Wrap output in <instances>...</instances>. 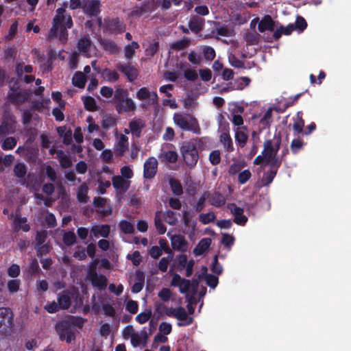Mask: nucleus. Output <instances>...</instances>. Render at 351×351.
<instances>
[{
	"mask_svg": "<svg viewBox=\"0 0 351 351\" xmlns=\"http://www.w3.org/2000/svg\"><path fill=\"white\" fill-rule=\"evenodd\" d=\"M84 108L90 112H94L97 110V106L95 99L90 96L83 97Z\"/></svg>",
	"mask_w": 351,
	"mask_h": 351,
	"instance_id": "obj_37",
	"label": "nucleus"
},
{
	"mask_svg": "<svg viewBox=\"0 0 351 351\" xmlns=\"http://www.w3.org/2000/svg\"><path fill=\"white\" fill-rule=\"evenodd\" d=\"M78 50L84 56L90 57L94 52V47L90 40L86 37L82 38L77 43Z\"/></svg>",
	"mask_w": 351,
	"mask_h": 351,
	"instance_id": "obj_14",
	"label": "nucleus"
},
{
	"mask_svg": "<svg viewBox=\"0 0 351 351\" xmlns=\"http://www.w3.org/2000/svg\"><path fill=\"white\" fill-rule=\"evenodd\" d=\"M175 123L182 130L186 131H192L195 134H199L200 128L197 120L189 115H182L175 114L173 116Z\"/></svg>",
	"mask_w": 351,
	"mask_h": 351,
	"instance_id": "obj_4",
	"label": "nucleus"
},
{
	"mask_svg": "<svg viewBox=\"0 0 351 351\" xmlns=\"http://www.w3.org/2000/svg\"><path fill=\"white\" fill-rule=\"evenodd\" d=\"M90 72V66L87 65L84 68V71H77L72 79L73 84L78 88H84L87 82L86 75Z\"/></svg>",
	"mask_w": 351,
	"mask_h": 351,
	"instance_id": "obj_10",
	"label": "nucleus"
},
{
	"mask_svg": "<svg viewBox=\"0 0 351 351\" xmlns=\"http://www.w3.org/2000/svg\"><path fill=\"white\" fill-rule=\"evenodd\" d=\"M103 79L108 82H115L118 80L119 75L117 72L111 71L108 69H104L101 71Z\"/></svg>",
	"mask_w": 351,
	"mask_h": 351,
	"instance_id": "obj_40",
	"label": "nucleus"
},
{
	"mask_svg": "<svg viewBox=\"0 0 351 351\" xmlns=\"http://www.w3.org/2000/svg\"><path fill=\"white\" fill-rule=\"evenodd\" d=\"M158 161L155 157H149L143 166V177L151 180L156 176L158 170Z\"/></svg>",
	"mask_w": 351,
	"mask_h": 351,
	"instance_id": "obj_7",
	"label": "nucleus"
},
{
	"mask_svg": "<svg viewBox=\"0 0 351 351\" xmlns=\"http://www.w3.org/2000/svg\"><path fill=\"white\" fill-rule=\"evenodd\" d=\"M18 90L10 89L11 92L8 93V99L12 104L20 105L27 100L29 95L27 93L18 92Z\"/></svg>",
	"mask_w": 351,
	"mask_h": 351,
	"instance_id": "obj_13",
	"label": "nucleus"
},
{
	"mask_svg": "<svg viewBox=\"0 0 351 351\" xmlns=\"http://www.w3.org/2000/svg\"><path fill=\"white\" fill-rule=\"evenodd\" d=\"M169 185L172 193L177 195L180 196L183 193V188L179 180L172 178L169 179Z\"/></svg>",
	"mask_w": 351,
	"mask_h": 351,
	"instance_id": "obj_35",
	"label": "nucleus"
},
{
	"mask_svg": "<svg viewBox=\"0 0 351 351\" xmlns=\"http://www.w3.org/2000/svg\"><path fill=\"white\" fill-rule=\"evenodd\" d=\"M100 3L98 0H84L83 12L89 16H95L99 12Z\"/></svg>",
	"mask_w": 351,
	"mask_h": 351,
	"instance_id": "obj_12",
	"label": "nucleus"
},
{
	"mask_svg": "<svg viewBox=\"0 0 351 351\" xmlns=\"http://www.w3.org/2000/svg\"><path fill=\"white\" fill-rule=\"evenodd\" d=\"M210 244L211 239L210 238H204L201 239L194 248L193 254L196 256L202 255L208 250Z\"/></svg>",
	"mask_w": 351,
	"mask_h": 351,
	"instance_id": "obj_23",
	"label": "nucleus"
},
{
	"mask_svg": "<svg viewBox=\"0 0 351 351\" xmlns=\"http://www.w3.org/2000/svg\"><path fill=\"white\" fill-rule=\"evenodd\" d=\"M14 326V313L8 307H0V332L10 335Z\"/></svg>",
	"mask_w": 351,
	"mask_h": 351,
	"instance_id": "obj_5",
	"label": "nucleus"
},
{
	"mask_svg": "<svg viewBox=\"0 0 351 351\" xmlns=\"http://www.w3.org/2000/svg\"><path fill=\"white\" fill-rule=\"evenodd\" d=\"M210 197V192L206 191L204 193V194L198 199L197 202H196L195 205L194 206V209L196 212L199 213L201 212L205 204L206 200Z\"/></svg>",
	"mask_w": 351,
	"mask_h": 351,
	"instance_id": "obj_44",
	"label": "nucleus"
},
{
	"mask_svg": "<svg viewBox=\"0 0 351 351\" xmlns=\"http://www.w3.org/2000/svg\"><path fill=\"white\" fill-rule=\"evenodd\" d=\"M277 172L276 170L269 169L267 172L265 173L263 177L262 182L264 186L269 185L274 180L276 177Z\"/></svg>",
	"mask_w": 351,
	"mask_h": 351,
	"instance_id": "obj_51",
	"label": "nucleus"
},
{
	"mask_svg": "<svg viewBox=\"0 0 351 351\" xmlns=\"http://www.w3.org/2000/svg\"><path fill=\"white\" fill-rule=\"evenodd\" d=\"M138 47L139 45L135 41H133L130 44L126 45L124 48L125 56L128 59L132 58L135 53V50Z\"/></svg>",
	"mask_w": 351,
	"mask_h": 351,
	"instance_id": "obj_43",
	"label": "nucleus"
},
{
	"mask_svg": "<svg viewBox=\"0 0 351 351\" xmlns=\"http://www.w3.org/2000/svg\"><path fill=\"white\" fill-rule=\"evenodd\" d=\"M89 276L93 287L104 289L107 285V279L104 275H98L95 266L89 271Z\"/></svg>",
	"mask_w": 351,
	"mask_h": 351,
	"instance_id": "obj_9",
	"label": "nucleus"
},
{
	"mask_svg": "<svg viewBox=\"0 0 351 351\" xmlns=\"http://www.w3.org/2000/svg\"><path fill=\"white\" fill-rule=\"evenodd\" d=\"M219 141L223 145L225 150L227 152H232L234 151V146L232 140L229 134L223 132L219 136Z\"/></svg>",
	"mask_w": 351,
	"mask_h": 351,
	"instance_id": "obj_28",
	"label": "nucleus"
},
{
	"mask_svg": "<svg viewBox=\"0 0 351 351\" xmlns=\"http://www.w3.org/2000/svg\"><path fill=\"white\" fill-rule=\"evenodd\" d=\"M272 118V108H269L266 112H265L263 117L260 119V124L263 126V128L269 127Z\"/></svg>",
	"mask_w": 351,
	"mask_h": 351,
	"instance_id": "obj_49",
	"label": "nucleus"
},
{
	"mask_svg": "<svg viewBox=\"0 0 351 351\" xmlns=\"http://www.w3.org/2000/svg\"><path fill=\"white\" fill-rule=\"evenodd\" d=\"M234 137L237 143L241 147H243L246 145L248 139V136L244 131L238 128L235 132Z\"/></svg>",
	"mask_w": 351,
	"mask_h": 351,
	"instance_id": "obj_36",
	"label": "nucleus"
},
{
	"mask_svg": "<svg viewBox=\"0 0 351 351\" xmlns=\"http://www.w3.org/2000/svg\"><path fill=\"white\" fill-rule=\"evenodd\" d=\"M197 141H184L180 147V152L185 164L190 168L194 167L199 160Z\"/></svg>",
	"mask_w": 351,
	"mask_h": 351,
	"instance_id": "obj_2",
	"label": "nucleus"
},
{
	"mask_svg": "<svg viewBox=\"0 0 351 351\" xmlns=\"http://www.w3.org/2000/svg\"><path fill=\"white\" fill-rule=\"evenodd\" d=\"M67 5L68 2H64L61 8L56 10L47 40L59 39L62 43H64L67 40V29L73 25L71 16L66 12Z\"/></svg>",
	"mask_w": 351,
	"mask_h": 351,
	"instance_id": "obj_1",
	"label": "nucleus"
},
{
	"mask_svg": "<svg viewBox=\"0 0 351 351\" xmlns=\"http://www.w3.org/2000/svg\"><path fill=\"white\" fill-rule=\"evenodd\" d=\"M101 127L104 130H109L117 125V120L110 115L106 114L101 121Z\"/></svg>",
	"mask_w": 351,
	"mask_h": 351,
	"instance_id": "obj_39",
	"label": "nucleus"
},
{
	"mask_svg": "<svg viewBox=\"0 0 351 351\" xmlns=\"http://www.w3.org/2000/svg\"><path fill=\"white\" fill-rule=\"evenodd\" d=\"M196 98L197 95H195L191 90L187 92L186 96L183 100V104L185 108H191L195 104Z\"/></svg>",
	"mask_w": 351,
	"mask_h": 351,
	"instance_id": "obj_53",
	"label": "nucleus"
},
{
	"mask_svg": "<svg viewBox=\"0 0 351 351\" xmlns=\"http://www.w3.org/2000/svg\"><path fill=\"white\" fill-rule=\"evenodd\" d=\"M259 34L255 30L247 32L245 34V40L248 45H256L258 43Z\"/></svg>",
	"mask_w": 351,
	"mask_h": 351,
	"instance_id": "obj_47",
	"label": "nucleus"
},
{
	"mask_svg": "<svg viewBox=\"0 0 351 351\" xmlns=\"http://www.w3.org/2000/svg\"><path fill=\"white\" fill-rule=\"evenodd\" d=\"M16 143L17 140L15 137H7L2 142L1 148L3 150H10L16 145Z\"/></svg>",
	"mask_w": 351,
	"mask_h": 351,
	"instance_id": "obj_45",
	"label": "nucleus"
},
{
	"mask_svg": "<svg viewBox=\"0 0 351 351\" xmlns=\"http://www.w3.org/2000/svg\"><path fill=\"white\" fill-rule=\"evenodd\" d=\"M210 203L216 207H221L226 204L225 197L219 191H214L212 194L210 193Z\"/></svg>",
	"mask_w": 351,
	"mask_h": 351,
	"instance_id": "obj_26",
	"label": "nucleus"
},
{
	"mask_svg": "<svg viewBox=\"0 0 351 351\" xmlns=\"http://www.w3.org/2000/svg\"><path fill=\"white\" fill-rule=\"evenodd\" d=\"M50 103V99H42L41 100H34L32 101V107L34 110H40L45 108V104Z\"/></svg>",
	"mask_w": 351,
	"mask_h": 351,
	"instance_id": "obj_64",
	"label": "nucleus"
},
{
	"mask_svg": "<svg viewBox=\"0 0 351 351\" xmlns=\"http://www.w3.org/2000/svg\"><path fill=\"white\" fill-rule=\"evenodd\" d=\"M106 28L112 33L118 34L125 30V27L118 19L109 20L106 22Z\"/></svg>",
	"mask_w": 351,
	"mask_h": 351,
	"instance_id": "obj_18",
	"label": "nucleus"
},
{
	"mask_svg": "<svg viewBox=\"0 0 351 351\" xmlns=\"http://www.w3.org/2000/svg\"><path fill=\"white\" fill-rule=\"evenodd\" d=\"M21 280L19 279H12L8 280L7 287L10 293H14L19 290Z\"/></svg>",
	"mask_w": 351,
	"mask_h": 351,
	"instance_id": "obj_54",
	"label": "nucleus"
},
{
	"mask_svg": "<svg viewBox=\"0 0 351 351\" xmlns=\"http://www.w3.org/2000/svg\"><path fill=\"white\" fill-rule=\"evenodd\" d=\"M295 29V25L293 23L289 24L287 26H280L279 28L276 29L273 34L275 40H278L282 34L290 35Z\"/></svg>",
	"mask_w": 351,
	"mask_h": 351,
	"instance_id": "obj_25",
	"label": "nucleus"
},
{
	"mask_svg": "<svg viewBox=\"0 0 351 351\" xmlns=\"http://www.w3.org/2000/svg\"><path fill=\"white\" fill-rule=\"evenodd\" d=\"M99 43L103 49L110 53H114L118 51L117 45L110 40L101 39Z\"/></svg>",
	"mask_w": 351,
	"mask_h": 351,
	"instance_id": "obj_33",
	"label": "nucleus"
},
{
	"mask_svg": "<svg viewBox=\"0 0 351 351\" xmlns=\"http://www.w3.org/2000/svg\"><path fill=\"white\" fill-rule=\"evenodd\" d=\"M160 211L156 212L154 217V224L158 234H163L165 233L167 228L162 221V219L160 218Z\"/></svg>",
	"mask_w": 351,
	"mask_h": 351,
	"instance_id": "obj_38",
	"label": "nucleus"
},
{
	"mask_svg": "<svg viewBox=\"0 0 351 351\" xmlns=\"http://www.w3.org/2000/svg\"><path fill=\"white\" fill-rule=\"evenodd\" d=\"M64 320L71 328L73 327H77L80 329L83 327L85 322L84 318L73 315H69L64 319Z\"/></svg>",
	"mask_w": 351,
	"mask_h": 351,
	"instance_id": "obj_27",
	"label": "nucleus"
},
{
	"mask_svg": "<svg viewBox=\"0 0 351 351\" xmlns=\"http://www.w3.org/2000/svg\"><path fill=\"white\" fill-rule=\"evenodd\" d=\"M209 160L213 165H217L221 162V153L218 149L212 151L209 154Z\"/></svg>",
	"mask_w": 351,
	"mask_h": 351,
	"instance_id": "obj_58",
	"label": "nucleus"
},
{
	"mask_svg": "<svg viewBox=\"0 0 351 351\" xmlns=\"http://www.w3.org/2000/svg\"><path fill=\"white\" fill-rule=\"evenodd\" d=\"M174 317L180 322L186 321L185 323L179 322L178 324L179 326H189L193 322V318L188 316L186 310L182 306H179L176 308Z\"/></svg>",
	"mask_w": 351,
	"mask_h": 351,
	"instance_id": "obj_15",
	"label": "nucleus"
},
{
	"mask_svg": "<svg viewBox=\"0 0 351 351\" xmlns=\"http://www.w3.org/2000/svg\"><path fill=\"white\" fill-rule=\"evenodd\" d=\"M119 226L121 232L124 234H132L135 230L133 223L127 220L121 221Z\"/></svg>",
	"mask_w": 351,
	"mask_h": 351,
	"instance_id": "obj_41",
	"label": "nucleus"
},
{
	"mask_svg": "<svg viewBox=\"0 0 351 351\" xmlns=\"http://www.w3.org/2000/svg\"><path fill=\"white\" fill-rule=\"evenodd\" d=\"M252 173L249 169L241 171L238 175V181L241 184H245L251 178Z\"/></svg>",
	"mask_w": 351,
	"mask_h": 351,
	"instance_id": "obj_60",
	"label": "nucleus"
},
{
	"mask_svg": "<svg viewBox=\"0 0 351 351\" xmlns=\"http://www.w3.org/2000/svg\"><path fill=\"white\" fill-rule=\"evenodd\" d=\"M56 154V158L62 168L67 169L72 166L71 159L62 150H58Z\"/></svg>",
	"mask_w": 351,
	"mask_h": 351,
	"instance_id": "obj_30",
	"label": "nucleus"
},
{
	"mask_svg": "<svg viewBox=\"0 0 351 351\" xmlns=\"http://www.w3.org/2000/svg\"><path fill=\"white\" fill-rule=\"evenodd\" d=\"M88 188L86 183H83L79 186L77 189V198L80 203H86L88 202Z\"/></svg>",
	"mask_w": 351,
	"mask_h": 351,
	"instance_id": "obj_32",
	"label": "nucleus"
},
{
	"mask_svg": "<svg viewBox=\"0 0 351 351\" xmlns=\"http://www.w3.org/2000/svg\"><path fill=\"white\" fill-rule=\"evenodd\" d=\"M228 61L230 65L235 68H245L244 66V63L232 53L228 56Z\"/></svg>",
	"mask_w": 351,
	"mask_h": 351,
	"instance_id": "obj_63",
	"label": "nucleus"
},
{
	"mask_svg": "<svg viewBox=\"0 0 351 351\" xmlns=\"http://www.w3.org/2000/svg\"><path fill=\"white\" fill-rule=\"evenodd\" d=\"M117 68L119 71L127 75L130 81H132L134 79H135L138 73L136 69L128 65L120 64L118 65Z\"/></svg>",
	"mask_w": 351,
	"mask_h": 351,
	"instance_id": "obj_29",
	"label": "nucleus"
},
{
	"mask_svg": "<svg viewBox=\"0 0 351 351\" xmlns=\"http://www.w3.org/2000/svg\"><path fill=\"white\" fill-rule=\"evenodd\" d=\"M158 157L161 162L175 163L178 160V155L176 151L162 150Z\"/></svg>",
	"mask_w": 351,
	"mask_h": 351,
	"instance_id": "obj_19",
	"label": "nucleus"
},
{
	"mask_svg": "<svg viewBox=\"0 0 351 351\" xmlns=\"http://www.w3.org/2000/svg\"><path fill=\"white\" fill-rule=\"evenodd\" d=\"M203 26L204 19L199 17H193L190 20L189 23V28L195 34L199 33L202 29Z\"/></svg>",
	"mask_w": 351,
	"mask_h": 351,
	"instance_id": "obj_31",
	"label": "nucleus"
},
{
	"mask_svg": "<svg viewBox=\"0 0 351 351\" xmlns=\"http://www.w3.org/2000/svg\"><path fill=\"white\" fill-rule=\"evenodd\" d=\"M21 269L19 265L17 264H12L7 270L8 275L13 278L18 277L20 275Z\"/></svg>",
	"mask_w": 351,
	"mask_h": 351,
	"instance_id": "obj_61",
	"label": "nucleus"
},
{
	"mask_svg": "<svg viewBox=\"0 0 351 351\" xmlns=\"http://www.w3.org/2000/svg\"><path fill=\"white\" fill-rule=\"evenodd\" d=\"M190 44V40L188 38H184L180 40L173 43L171 45V48L176 50L183 49L188 47Z\"/></svg>",
	"mask_w": 351,
	"mask_h": 351,
	"instance_id": "obj_57",
	"label": "nucleus"
},
{
	"mask_svg": "<svg viewBox=\"0 0 351 351\" xmlns=\"http://www.w3.org/2000/svg\"><path fill=\"white\" fill-rule=\"evenodd\" d=\"M230 213L234 215V222L239 226H245L247 222V217L243 215V208L237 206L235 204H229L228 206Z\"/></svg>",
	"mask_w": 351,
	"mask_h": 351,
	"instance_id": "obj_8",
	"label": "nucleus"
},
{
	"mask_svg": "<svg viewBox=\"0 0 351 351\" xmlns=\"http://www.w3.org/2000/svg\"><path fill=\"white\" fill-rule=\"evenodd\" d=\"M145 127V124L141 119H133L129 123V128L132 135L139 138L141 135L142 129Z\"/></svg>",
	"mask_w": 351,
	"mask_h": 351,
	"instance_id": "obj_22",
	"label": "nucleus"
},
{
	"mask_svg": "<svg viewBox=\"0 0 351 351\" xmlns=\"http://www.w3.org/2000/svg\"><path fill=\"white\" fill-rule=\"evenodd\" d=\"M210 269L213 274L217 276H219L223 272V267L218 262V256L215 255L213 258V263L210 267Z\"/></svg>",
	"mask_w": 351,
	"mask_h": 351,
	"instance_id": "obj_55",
	"label": "nucleus"
},
{
	"mask_svg": "<svg viewBox=\"0 0 351 351\" xmlns=\"http://www.w3.org/2000/svg\"><path fill=\"white\" fill-rule=\"evenodd\" d=\"M171 245L174 250H180L186 245V242L183 237L178 236L173 239Z\"/></svg>",
	"mask_w": 351,
	"mask_h": 351,
	"instance_id": "obj_62",
	"label": "nucleus"
},
{
	"mask_svg": "<svg viewBox=\"0 0 351 351\" xmlns=\"http://www.w3.org/2000/svg\"><path fill=\"white\" fill-rule=\"evenodd\" d=\"M127 259L132 261L134 266H138L142 261V256L138 251H134L132 254H128L126 256Z\"/></svg>",
	"mask_w": 351,
	"mask_h": 351,
	"instance_id": "obj_56",
	"label": "nucleus"
},
{
	"mask_svg": "<svg viewBox=\"0 0 351 351\" xmlns=\"http://www.w3.org/2000/svg\"><path fill=\"white\" fill-rule=\"evenodd\" d=\"M116 110L118 113L134 111L136 106L131 99L128 98V93L124 89H116L113 97Z\"/></svg>",
	"mask_w": 351,
	"mask_h": 351,
	"instance_id": "obj_3",
	"label": "nucleus"
},
{
	"mask_svg": "<svg viewBox=\"0 0 351 351\" xmlns=\"http://www.w3.org/2000/svg\"><path fill=\"white\" fill-rule=\"evenodd\" d=\"M303 141L298 138L293 139L290 145L291 151L293 154H296L303 147Z\"/></svg>",
	"mask_w": 351,
	"mask_h": 351,
	"instance_id": "obj_59",
	"label": "nucleus"
},
{
	"mask_svg": "<svg viewBox=\"0 0 351 351\" xmlns=\"http://www.w3.org/2000/svg\"><path fill=\"white\" fill-rule=\"evenodd\" d=\"M62 241L67 246H71L76 242V236L72 231L66 232L63 234Z\"/></svg>",
	"mask_w": 351,
	"mask_h": 351,
	"instance_id": "obj_50",
	"label": "nucleus"
},
{
	"mask_svg": "<svg viewBox=\"0 0 351 351\" xmlns=\"http://www.w3.org/2000/svg\"><path fill=\"white\" fill-rule=\"evenodd\" d=\"M199 219L203 224H208L215 221L216 219V215L213 211L207 213H202L199 216Z\"/></svg>",
	"mask_w": 351,
	"mask_h": 351,
	"instance_id": "obj_46",
	"label": "nucleus"
},
{
	"mask_svg": "<svg viewBox=\"0 0 351 351\" xmlns=\"http://www.w3.org/2000/svg\"><path fill=\"white\" fill-rule=\"evenodd\" d=\"M164 217L166 222L171 225L175 226L178 223V219L177 217V213L171 210H168L164 213Z\"/></svg>",
	"mask_w": 351,
	"mask_h": 351,
	"instance_id": "obj_42",
	"label": "nucleus"
},
{
	"mask_svg": "<svg viewBox=\"0 0 351 351\" xmlns=\"http://www.w3.org/2000/svg\"><path fill=\"white\" fill-rule=\"evenodd\" d=\"M72 294L69 290H64L58 295V302L61 309H68L71 305Z\"/></svg>",
	"mask_w": 351,
	"mask_h": 351,
	"instance_id": "obj_16",
	"label": "nucleus"
},
{
	"mask_svg": "<svg viewBox=\"0 0 351 351\" xmlns=\"http://www.w3.org/2000/svg\"><path fill=\"white\" fill-rule=\"evenodd\" d=\"M27 167L23 162H16L14 166V174L18 178H24L27 173Z\"/></svg>",
	"mask_w": 351,
	"mask_h": 351,
	"instance_id": "obj_34",
	"label": "nucleus"
},
{
	"mask_svg": "<svg viewBox=\"0 0 351 351\" xmlns=\"http://www.w3.org/2000/svg\"><path fill=\"white\" fill-rule=\"evenodd\" d=\"M112 182L114 188L117 190L126 191L129 188V182L120 176H113Z\"/></svg>",
	"mask_w": 351,
	"mask_h": 351,
	"instance_id": "obj_24",
	"label": "nucleus"
},
{
	"mask_svg": "<svg viewBox=\"0 0 351 351\" xmlns=\"http://www.w3.org/2000/svg\"><path fill=\"white\" fill-rule=\"evenodd\" d=\"M16 131V122L11 118H4L0 125V138Z\"/></svg>",
	"mask_w": 351,
	"mask_h": 351,
	"instance_id": "obj_11",
	"label": "nucleus"
},
{
	"mask_svg": "<svg viewBox=\"0 0 351 351\" xmlns=\"http://www.w3.org/2000/svg\"><path fill=\"white\" fill-rule=\"evenodd\" d=\"M18 31V23L14 22L9 29L8 33L3 36V40L8 41L14 39Z\"/></svg>",
	"mask_w": 351,
	"mask_h": 351,
	"instance_id": "obj_52",
	"label": "nucleus"
},
{
	"mask_svg": "<svg viewBox=\"0 0 351 351\" xmlns=\"http://www.w3.org/2000/svg\"><path fill=\"white\" fill-rule=\"evenodd\" d=\"M275 23L269 15H265L259 21L258 29L260 32L265 31L272 32L274 29Z\"/></svg>",
	"mask_w": 351,
	"mask_h": 351,
	"instance_id": "obj_17",
	"label": "nucleus"
},
{
	"mask_svg": "<svg viewBox=\"0 0 351 351\" xmlns=\"http://www.w3.org/2000/svg\"><path fill=\"white\" fill-rule=\"evenodd\" d=\"M264 149L262 154L265 156L267 162L271 160L277 156V152L274 149V143L271 140H266L264 142Z\"/></svg>",
	"mask_w": 351,
	"mask_h": 351,
	"instance_id": "obj_21",
	"label": "nucleus"
},
{
	"mask_svg": "<svg viewBox=\"0 0 351 351\" xmlns=\"http://www.w3.org/2000/svg\"><path fill=\"white\" fill-rule=\"evenodd\" d=\"M207 267L206 266H203V272L202 274L199 275V278H202V277L204 276L207 285L210 288L215 289L219 283V278L216 275L207 274Z\"/></svg>",
	"mask_w": 351,
	"mask_h": 351,
	"instance_id": "obj_20",
	"label": "nucleus"
},
{
	"mask_svg": "<svg viewBox=\"0 0 351 351\" xmlns=\"http://www.w3.org/2000/svg\"><path fill=\"white\" fill-rule=\"evenodd\" d=\"M56 330L61 341H65L71 343L75 339V335L73 329L62 319L56 324Z\"/></svg>",
	"mask_w": 351,
	"mask_h": 351,
	"instance_id": "obj_6",
	"label": "nucleus"
},
{
	"mask_svg": "<svg viewBox=\"0 0 351 351\" xmlns=\"http://www.w3.org/2000/svg\"><path fill=\"white\" fill-rule=\"evenodd\" d=\"M26 217H16L14 219V225L16 228L22 229L24 232H28L30 230V226L26 223Z\"/></svg>",
	"mask_w": 351,
	"mask_h": 351,
	"instance_id": "obj_48",
	"label": "nucleus"
}]
</instances>
